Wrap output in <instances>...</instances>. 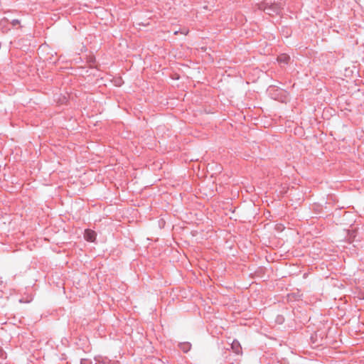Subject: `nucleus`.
Returning <instances> with one entry per match:
<instances>
[{"mask_svg":"<svg viewBox=\"0 0 364 364\" xmlns=\"http://www.w3.org/2000/svg\"><path fill=\"white\" fill-rule=\"evenodd\" d=\"M277 6H274L271 0H265L258 4V9L267 11L269 15H272V10L273 12L277 11Z\"/></svg>","mask_w":364,"mask_h":364,"instance_id":"obj_1","label":"nucleus"},{"mask_svg":"<svg viewBox=\"0 0 364 364\" xmlns=\"http://www.w3.org/2000/svg\"><path fill=\"white\" fill-rule=\"evenodd\" d=\"M0 352H1V355H0V356L3 358V356H4V353L2 352L1 349H0Z\"/></svg>","mask_w":364,"mask_h":364,"instance_id":"obj_6","label":"nucleus"},{"mask_svg":"<svg viewBox=\"0 0 364 364\" xmlns=\"http://www.w3.org/2000/svg\"><path fill=\"white\" fill-rule=\"evenodd\" d=\"M232 348L235 350V351L238 353L240 350V346L238 342H233L232 344Z\"/></svg>","mask_w":364,"mask_h":364,"instance_id":"obj_4","label":"nucleus"},{"mask_svg":"<svg viewBox=\"0 0 364 364\" xmlns=\"http://www.w3.org/2000/svg\"><path fill=\"white\" fill-rule=\"evenodd\" d=\"M19 23V21H18V20H13V24H14V25H16V24H17V23Z\"/></svg>","mask_w":364,"mask_h":364,"instance_id":"obj_5","label":"nucleus"},{"mask_svg":"<svg viewBox=\"0 0 364 364\" xmlns=\"http://www.w3.org/2000/svg\"><path fill=\"white\" fill-rule=\"evenodd\" d=\"M174 34H175V35H177V34H178V31H175V32H174Z\"/></svg>","mask_w":364,"mask_h":364,"instance_id":"obj_8","label":"nucleus"},{"mask_svg":"<svg viewBox=\"0 0 364 364\" xmlns=\"http://www.w3.org/2000/svg\"><path fill=\"white\" fill-rule=\"evenodd\" d=\"M19 302L22 303L23 302V299H19Z\"/></svg>","mask_w":364,"mask_h":364,"instance_id":"obj_7","label":"nucleus"},{"mask_svg":"<svg viewBox=\"0 0 364 364\" xmlns=\"http://www.w3.org/2000/svg\"><path fill=\"white\" fill-rule=\"evenodd\" d=\"M84 237L88 242H94L96 238V233L93 230H86Z\"/></svg>","mask_w":364,"mask_h":364,"instance_id":"obj_2","label":"nucleus"},{"mask_svg":"<svg viewBox=\"0 0 364 364\" xmlns=\"http://www.w3.org/2000/svg\"><path fill=\"white\" fill-rule=\"evenodd\" d=\"M290 59L289 56L286 54H282L278 57L277 60L280 63H287Z\"/></svg>","mask_w":364,"mask_h":364,"instance_id":"obj_3","label":"nucleus"}]
</instances>
